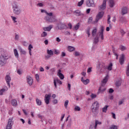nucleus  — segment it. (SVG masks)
Returning <instances> with one entry per match:
<instances>
[{
  "instance_id": "obj_22",
  "label": "nucleus",
  "mask_w": 129,
  "mask_h": 129,
  "mask_svg": "<svg viewBox=\"0 0 129 129\" xmlns=\"http://www.w3.org/2000/svg\"><path fill=\"white\" fill-rule=\"evenodd\" d=\"M32 49H33V45L29 44L28 46L29 53L30 56H32Z\"/></svg>"
},
{
  "instance_id": "obj_26",
  "label": "nucleus",
  "mask_w": 129,
  "mask_h": 129,
  "mask_svg": "<svg viewBox=\"0 0 129 129\" xmlns=\"http://www.w3.org/2000/svg\"><path fill=\"white\" fill-rule=\"evenodd\" d=\"M36 104H37V105H38L39 106H41V105L42 104V101L38 98L36 99Z\"/></svg>"
},
{
  "instance_id": "obj_58",
  "label": "nucleus",
  "mask_w": 129,
  "mask_h": 129,
  "mask_svg": "<svg viewBox=\"0 0 129 129\" xmlns=\"http://www.w3.org/2000/svg\"><path fill=\"white\" fill-rule=\"evenodd\" d=\"M114 90H113L112 89L110 88L109 90V93H113Z\"/></svg>"
},
{
  "instance_id": "obj_4",
  "label": "nucleus",
  "mask_w": 129,
  "mask_h": 129,
  "mask_svg": "<svg viewBox=\"0 0 129 129\" xmlns=\"http://www.w3.org/2000/svg\"><path fill=\"white\" fill-rule=\"evenodd\" d=\"M44 20L49 22V23H54V22H56V17L54 16H51L50 17L46 16L44 18Z\"/></svg>"
},
{
  "instance_id": "obj_27",
  "label": "nucleus",
  "mask_w": 129,
  "mask_h": 129,
  "mask_svg": "<svg viewBox=\"0 0 129 129\" xmlns=\"http://www.w3.org/2000/svg\"><path fill=\"white\" fill-rule=\"evenodd\" d=\"M47 53L48 55H49L50 56L54 55V52H53L52 50L47 49Z\"/></svg>"
},
{
  "instance_id": "obj_63",
  "label": "nucleus",
  "mask_w": 129,
  "mask_h": 129,
  "mask_svg": "<svg viewBox=\"0 0 129 129\" xmlns=\"http://www.w3.org/2000/svg\"><path fill=\"white\" fill-rule=\"evenodd\" d=\"M68 27H69V29L71 30V29H72V24H71V23H69Z\"/></svg>"
},
{
  "instance_id": "obj_28",
  "label": "nucleus",
  "mask_w": 129,
  "mask_h": 129,
  "mask_svg": "<svg viewBox=\"0 0 129 129\" xmlns=\"http://www.w3.org/2000/svg\"><path fill=\"white\" fill-rule=\"evenodd\" d=\"M71 124H72V120L70 119L68 122V124H67V127H71Z\"/></svg>"
},
{
  "instance_id": "obj_17",
  "label": "nucleus",
  "mask_w": 129,
  "mask_h": 129,
  "mask_svg": "<svg viewBox=\"0 0 129 129\" xmlns=\"http://www.w3.org/2000/svg\"><path fill=\"white\" fill-rule=\"evenodd\" d=\"M81 81H82V82H83V83H84V84H85V85H87V84L89 83V80L88 79L86 80H84L83 77L81 78Z\"/></svg>"
},
{
  "instance_id": "obj_11",
  "label": "nucleus",
  "mask_w": 129,
  "mask_h": 129,
  "mask_svg": "<svg viewBox=\"0 0 129 129\" xmlns=\"http://www.w3.org/2000/svg\"><path fill=\"white\" fill-rule=\"evenodd\" d=\"M126 14H127V8L122 7L121 10V15L124 16V15H126Z\"/></svg>"
},
{
  "instance_id": "obj_59",
  "label": "nucleus",
  "mask_w": 129,
  "mask_h": 129,
  "mask_svg": "<svg viewBox=\"0 0 129 129\" xmlns=\"http://www.w3.org/2000/svg\"><path fill=\"white\" fill-rule=\"evenodd\" d=\"M111 114L112 115L113 118H114V119H116V117H115V114L113 112H112Z\"/></svg>"
},
{
  "instance_id": "obj_62",
  "label": "nucleus",
  "mask_w": 129,
  "mask_h": 129,
  "mask_svg": "<svg viewBox=\"0 0 129 129\" xmlns=\"http://www.w3.org/2000/svg\"><path fill=\"white\" fill-rule=\"evenodd\" d=\"M45 45H48L49 44V41L48 40H45L44 42Z\"/></svg>"
},
{
  "instance_id": "obj_9",
  "label": "nucleus",
  "mask_w": 129,
  "mask_h": 129,
  "mask_svg": "<svg viewBox=\"0 0 129 129\" xmlns=\"http://www.w3.org/2000/svg\"><path fill=\"white\" fill-rule=\"evenodd\" d=\"M104 31V27L103 26H101L100 32H99V36L100 37L101 40H104V37L103 36V32Z\"/></svg>"
},
{
  "instance_id": "obj_2",
  "label": "nucleus",
  "mask_w": 129,
  "mask_h": 129,
  "mask_svg": "<svg viewBox=\"0 0 129 129\" xmlns=\"http://www.w3.org/2000/svg\"><path fill=\"white\" fill-rule=\"evenodd\" d=\"M12 9L14 15L16 16H19V15H21V13H22V8L19 5L15 4L13 5Z\"/></svg>"
},
{
  "instance_id": "obj_34",
  "label": "nucleus",
  "mask_w": 129,
  "mask_h": 129,
  "mask_svg": "<svg viewBox=\"0 0 129 129\" xmlns=\"http://www.w3.org/2000/svg\"><path fill=\"white\" fill-rule=\"evenodd\" d=\"M79 27H80V23H78L74 27L75 30H78V29H79Z\"/></svg>"
},
{
  "instance_id": "obj_6",
  "label": "nucleus",
  "mask_w": 129,
  "mask_h": 129,
  "mask_svg": "<svg viewBox=\"0 0 129 129\" xmlns=\"http://www.w3.org/2000/svg\"><path fill=\"white\" fill-rule=\"evenodd\" d=\"M51 99V94H45L44 98V101L46 104H49L50 100Z\"/></svg>"
},
{
  "instance_id": "obj_20",
  "label": "nucleus",
  "mask_w": 129,
  "mask_h": 129,
  "mask_svg": "<svg viewBox=\"0 0 129 129\" xmlns=\"http://www.w3.org/2000/svg\"><path fill=\"white\" fill-rule=\"evenodd\" d=\"M109 6L110 8L114 7V1L113 0H109Z\"/></svg>"
},
{
  "instance_id": "obj_48",
  "label": "nucleus",
  "mask_w": 129,
  "mask_h": 129,
  "mask_svg": "<svg viewBox=\"0 0 129 129\" xmlns=\"http://www.w3.org/2000/svg\"><path fill=\"white\" fill-rule=\"evenodd\" d=\"M92 112H93V113H95V112H96V111H97V110H98L97 109H96L95 108H92Z\"/></svg>"
},
{
  "instance_id": "obj_41",
  "label": "nucleus",
  "mask_w": 129,
  "mask_h": 129,
  "mask_svg": "<svg viewBox=\"0 0 129 129\" xmlns=\"http://www.w3.org/2000/svg\"><path fill=\"white\" fill-rule=\"evenodd\" d=\"M45 14H46V15H47L49 18L50 17H53V13L52 12L49 13L47 12H45Z\"/></svg>"
},
{
  "instance_id": "obj_55",
  "label": "nucleus",
  "mask_w": 129,
  "mask_h": 129,
  "mask_svg": "<svg viewBox=\"0 0 129 129\" xmlns=\"http://www.w3.org/2000/svg\"><path fill=\"white\" fill-rule=\"evenodd\" d=\"M37 116L38 117V118H40V119H43V117H44L42 115H41V114H38L37 115Z\"/></svg>"
},
{
  "instance_id": "obj_40",
  "label": "nucleus",
  "mask_w": 129,
  "mask_h": 129,
  "mask_svg": "<svg viewBox=\"0 0 129 129\" xmlns=\"http://www.w3.org/2000/svg\"><path fill=\"white\" fill-rule=\"evenodd\" d=\"M81 109L80 107H79L78 106H76L75 107V110L76 111H80Z\"/></svg>"
},
{
  "instance_id": "obj_56",
  "label": "nucleus",
  "mask_w": 129,
  "mask_h": 129,
  "mask_svg": "<svg viewBox=\"0 0 129 129\" xmlns=\"http://www.w3.org/2000/svg\"><path fill=\"white\" fill-rule=\"evenodd\" d=\"M108 24H110V15H108Z\"/></svg>"
},
{
  "instance_id": "obj_13",
  "label": "nucleus",
  "mask_w": 129,
  "mask_h": 129,
  "mask_svg": "<svg viewBox=\"0 0 129 129\" xmlns=\"http://www.w3.org/2000/svg\"><path fill=\"white\" fill-rule=\"evenodd\" d=\"M61 70H59L57 72V76L58 77H59L60 79L61 80H63L64 79V75L63 74L61 73Z\"/></svg>"
},
{
  "instance_id": "obj_25",
  "label": "nucleus",
  "mask_w": 129,
  "mask_h": 129,
  "mask_svg": "<svg viewBox=\"0 0 129 129\" xmlns=\"http://www.w3.org/2000/svg\"><path fill=\"white\" fill-rule=\"evenodd\" d=\"M5 91H8V88L6 87L0 90V95H3L4 92H5Z\"/></svg>"
},
{
  "instance_id": "obj_30",
  "label": "nucleus",
  "mask_w": 129,
  "mask_h": 129,
  "mask_svg": "<svg viewBox=\"0 0 129 129\" xmlns=\"http://www.w3.org/2000/svg\"><path fill=\"white\" fill-rule=\"evenodd\" d=\"M97 32V29H96V28L93 30V31H92V35L93 37H95V35H96Z\"/></svg>"
},
{
  "instance_id": "obj_19",
  "label": "nucleus",
  "mask_w": 129,
  "mask_h": 129,
  "mask_svg": "<svg viewBox=\"0 0 129 129\" xmlns=\"http://www.w3.org/2000/svg\"><path fill=\"white\" fill-rule=\"evenodd\" d=\"M106 88L104 86H100L99 88V92H98V94L99 93V92H104V91L106 90Z\"/></svg>"
},
{
  "instance_id": "obj_54",
  "label": "nucleus",
  "mask_w": 129,
  "mask_h": 129,
  "mask_svg": "<svg viewBox=\"0 0 129 129\" xmlns=\"http://www.w3.org/2000/svg\"><path fill=\"white\" fill-rule=\"evenodd\" d=\"M35 78H36L37 81H39V79H40V78H39V75L36 74V75H35Z\"/></svg>"
},
{
  "instance_id": "obj_16",
  "label": "nucleus",
  "mask_w": 129,
  "mask_h": 129,
  "mask_svg": "<svg viewBox=\"0 0 129 129\" xmlns=\"http://www.w3.org/2000/svg\"><path fill=\"white\" fill-rule=\"evenodd\" d=\"M56 82H57L59 84H62V82L60 80H59L58 79H57L56 80L54 79L53 81V83H54V85L55 88H57V84Z\"/></svg>"
},
{
  "instance_id": "obj_43",
  "label": "nucleus",
  "mask_w": 129,
  "mask_h": 129,
  "mask_svg": "<svg viewBox=\"0 0 129 129\" xmlns=\"http://www.w3.org/2000/svg\"><path fill=\"white\" fill-rule=\"evenodd\" d=\"M124 100L123 99H122L121 100H119L118 101V105H121L124 102Z\"/></svg>"
},
{
  "instance_id": "obj_49",
  "label": "nucleus",
  "mask_w": 129,
  "mask_h": 129,
  "mask_svg": "<svg viewBox=\"0 0 129 129\" xmlns=\"http://www.w3.org/2000/svg\"><path fill=\"white\" fill-rule=\"evenodd\" d=\"M120 48L121 49V51H124V50L126 49V48H125V47L123 45H121L120 46Z\"/></svg>"
},
{
  "instance_id": "obj_24",
  "label": "nucleus",
  "mask_w": 129,
  "mask_h": 129,
  "mask_svg": "<svg viewBox=\"0 0 129 129\" xmlns=\"http://www.w3.org/2000/svg\"><path fill=\"white\" fill-rule=\"evenodd\" d=\"M14 53L16 58L18 59L19 58V52H18V50H17V49H14Z\"/></svg>"
},
{
  "instance_id": "obj_47",
  "label": "nucleus",
  "mask_w": 129,
  "mask_h": 129,
  "mask_svg": "<svg viewBox=\"0 0 129 129\" xmlns=\"http://www.w3.org/2000/svg\"><path fill=\"white\" fill-rule=\"evenodd\" d=\"M109 129H117V126H116L115 125H111Z\"/></svg>"
},
{
  "instance_id": "obj_18",
  "label": "nucleus",
  "mask_w": 129,
  "mask_h": 129,
  "mask_svg": "<svg viewBox=\"0 0 129 129\" xmlns=\"http://www.w3.org/2000/svg\"><path fill=\"white\" fill-rule=\"evenodd\" d=\"M53 28V25H49L47 27L43 28V31H47L48 32H50L51 29Z\"/></svg>"
},
{
  "instance_id": "obj_42",
  "label": "nucleus",
  "mask_w": 129,
  "mask_h": 129,
  "mask_svg": "<svg viewBox=\"0 0 129 129\" xmlns=\"http://www.w3.org/2000/svg\"><path fill=\"white\" fill-rule=\"evenodd\" d=\"M69 103V101L68 100H66L64 104V106L66 107V108H67V106L68 105Z\"/></svg>"
},
{
  "instance_id": "obj_32",
  "label": "nucleus",
  "mask_w": 129,
  "mask_h": 129,
  "mask_svg": "<svg viewBox=\"0 0 129 129\" xmlns=\"http://www.w3.org/2000/svg\"><path fill=\"white\" fill-rule=\"evenodd\" d=\"M68 49L69 52H73V51L75 50V48H74L73 46H69Z\"/></svg>"
},
{
  "instance_id": "obj_37",
  "label": "nucleus",
  "mask_w": 129,
  "mask_h": 129,
  "mask_svg": "<svg viewBox=\"0 0 129 129\" xmlns=\"http://www.w3.org/2000/svg\"><path fill=\"white\" fill-rule=\"evenodd\" d=\"M20 53L23 55H26V54H27V52L22 48H20Z\"/></svg>"
},
{
  "instance_id": "obj_31",
  "label": "nucleus",
  "mask_w": 129,
  "mask_h": 129,
  "mask_svg": "<svg viewBox=\"0 0 129 129\" xmlns=\"http://www.w3.org/2000/svg\"><path fill=\"white\" fill-rule=\"evenodd\" d=\"M107 69L108 70H109V71H111L112 69V63L110 62L109 64V66H108Z\"/></svg>"
},
{
  "instance_id": "obj_44",
  "label": "nucleus",
  "mask_w": 129,
  "mask_h": 129,
  "mask_svg": "<svg viewBox=\"0 0 129 129\" xmlns=\"http://www.w3.org/2000/svg\"><path fill=\"white\" fill-rule=\"evenodd\" d=\"M11 18L14 22V23H17V18L16 17H14V16H11Z\"/></svg>"
},
{
  "instance_id": "obj_38",
  "label": "nucleus",
  "mask_w": 129,
  "mask_h": 129,
  "mask_svg": "<svg viewBox=\"0 0 129 129\" xmlns=\"http://www.w3.org/2000/svg\"><path fill=\"white\" fill-rule=\"evenodd\" d=\"M120 85H121V82L118 81L116 82V86H117V87H119Z\"/></svg>"
},
{
  "instance_id": "obj_35",
  "label": "nucleus",
  "mask_w": 129,
  "mask_h": 129,
  "mask_svg": "<svg viewBox=\"0 0 129 129\" xmlns=\"http://www.w3.org/2000/svg\"><path fill=\"white\" fill-rule=\"evenodd\" d=\"M107 80H108V76H106L104 79L103 80L102 82H103V83H106V82H107Z\"/></svg>"
},
{
  "instance_id": "obj_7",
  "label": "nucleus",
  "mask_w": 129,
  "mask_h": 129,
  "mask_svg": "<svg viewBox=\"0 0 129 129\" xmlns=\"http://www.w3.org/2000/svg\"><path fill=\"white\" fill-rule=\"evenodd\" d=\"M104 14V13L103 12H99V13L97 15L96 18V23H97V22H98V21H99V20H100V19H102V17H103Z\"/></svg>"
},
{
  "instance_id": "obj_14",
  "label": "nucleus",
  "mask_w": 129,
  "mask_h": 129,
  "mask_svg": "<svg viewBox=\"0 0 129 129\" xmlns=\"http://www.w3.org/2000/svg\"><path fill=\"white\" fill-rule=\"evenodd\" d=\"M119 62L121 65H122L124 63V55L121 54L119 59Z\"/></svg>"
},
{
  "instance_id": "obj_8",
  "label": "nucleus",
  "mask_w": 129,
  "mask_h": 129,
  "mask_svg": "<svg viewBox=\"0 0 129 129\" xmlns=\"http://www.w3.org/2000/svg\"><path fill=\"white\" fill-rule=\"evenodd\" d=\"M107 0H103L102 4L99 7V10L100 11H104L105 9H106V1Z\"/></svg>"
},
{
  "instance_id": "obj_51",
  "label": "nucleus",
  "mask_w": 129,
  "mask_h": 129,
  "mask_svg": "<svg viewBox=\"0 0 129 129\" xmlns=\"http://www.w3.org/2000/svg\"><path fill=\"white\" fill-rule=\"evenodd\" d=\"M75 56L78 57L80 55V53L78 51H76L74 53Z\"/></svg>"
},
{
  "instance_id": "obj_60",
  "label": "nucleus",
  "mask_w": 129,
  "mask_h": 129,
  "mask_svg": "<svg viewBox=\"0 0 129 129\" xmlns=\"http://www.w3.org/2000/svg\"><path fill=\"white\" fill-rule=\"evenodd\" d=\"M91 98H95L96 97V95L92 94L91 95Z\"/></svg>"
},
{
  "instance_id": "obj_45",
  "label": "nucleus",
  "mask_w": 129,
  "mask_h": 129,
  "mask_svg": "<svg viewBox=\"0 0 129 129\" xmlns=\"http://www.w3.org/2000/svg\"><path fill=\"white\" fill-rule=\"evenodd\" d=\"M101 64H100V63H99L98 65H97V69L98 70H100V71L101 72V70H102V69H101Z\"/></svg>"
},
{
  "instance_id": "obj_50",
  "label": "nucleus",
  "mask_w": 129,
  "mask_h": 129,
  "mask_svg": "<svg viewBox=\"0 0 129 129\" xmlns=\"http://www.w3.org/2000/svg\"><path fill=\"white\" fill-rule=\"evenodd\" d=\"M54 54H55V55H59L60 51L57 49H54Z\"/></svg>"
},
{
  "instance_id": "obj_23",
  "label": "nucleus",
  "mask_w": 129,
  "mask_h": 129,
  "mask_svg": "<svg viewBox=\"0 0 129 129\" xmlns=\"http://www.w3.org/2000/svg\"><path fill=\"white\" fill-rule=\"evenodd\" d=\"M11 104H12L13 106H17L18 105V102L16 99L12 100L11 101Z\"/></svg>"
},
{
  "instance_id": "obj_29",
  "label": "nucleus",
  "mask_w": 129,
  "mask_h": 129,
  "mask_svg": "<svg viewBox=\"0 0 129 129\" xmlns=\"http://www.w3.org/2000/svg\"><path fill=\"white\" fill-rule=\"evenodd\" d=\"M108 105H105L103 108H102V112H106L107 111V108H108Z\"/></svg>"
},
{
  "instance_id": "obj_39",
  "label": "nucleus",
  "mask_w": 129,
  "mask_h": 129,
  "mask_svg": "<svg viewBox=\"0 0 129 129\" xmlns=\"http://www.w3.org/2000/svg\"><path fill=\"white\" fill-rule=\"evenodd\" d=\"M47 35V32L43 31V33L41 34V37H46Z\"/></svg>"
},
{
  "instance_id": "obj_5",
  "label": "nucleus",
  "mask_w": 129,
  "mask_h": 129,
  "mask_svg": "<svg viewBox=\"0 0 129 129\" xmlns=\"http://www.w3.org/2000/svg\"><path fill=\"white\" fill-rule=\"evenodd\" d=\"M86 4L87 7H95L94 0H87Z\"/></svg>"
},
{
  "instance_id": "obj_10",
  "label": "nucleus",
  "mask_w": 129,
  "mask_h": 129,
  "mask_svg": "<svg viewBox=\"0 0 129 129\" xmlns=\"http://www.w3.org/2000/svg\"><path fill=\"white\" fill-rule=\"evenodd\" d=\"M5 80L9 87H11V85H10V82H11V80H12L11 76H10V75H7L5 77Z\"/></svg>"
},
{
  "instance_id": "obj_52",
  "label": "nucleus",
  "mask_w": 129,
  "mask_h": 129,
  "mask_svg": "<svg viewBox=\"0 0 129 129\" xmlns=\"http://www.w3.org/2000/svg\"><path fill=\"white\" fill-rule=\"evenodd\" d=\"M53 104H57L58 103V100L57 99H54L52 100Z\"/></svg>"
},
{
  "instance_id": "obj_12",
  "label": "nucleus",
  "mask_w": 129,
  "mask_h": 129,
  "mask_svg": "<svg viewBox=\"0 0 129 129\" xmlns=\"http://www.w3.org/2000/svg\"><path fill=\"white\" fill-rule=\"evenodd\" d=\"M27 80L29 85H32L33 84V78L30 76H27Z\"/></svg>"
},
{
  "instance_id": "obj_46",
  "label": "nucleus",
  "mask_w": 129,
  "mask_h": 129,
  "mask_svg": "<svg viewBox=\"0 0 129 129\" xmlns=\"http://www.w3.org/2000/svg\"><path fill=\"white\" fill-rule=\"evenodd\" d=\"M86 34H87L88 37H90V28H87Z\"/></svg>"
},
{
  "instance_id": "obj_64",
  "label": "nucleus",
  "mask_w": 129,
  "mask_h": 129,
  "mask_svg": "<svg viewBox=\"0 0 129 129\" xmlns=\"http://www.w3.org/2000/svg\"><path fill=\"white\" fill-rule=\"evenodd\" d=\"M66 56V53L64 52H61V57H65Z\"/></svg>"
},
{
  "instance_id": "obj_15",
  "label": "nucleus",
  "mask_w": 129,
  "mask_h": 129,
  "mask_svg": "<svg viewBox=\"0 0 129 129\" xmlns=\"http://www.w3.org/2000/svg\"><path fill=\"white\" fill-rule=\"evenodd\" d=\"M92 106L93 107V108L98 110L99 109V103L97 101L94 102L92 104Z\"/></svg>"
},
{
  "instance_id": "obj_21",
  "label": "nucleus",
  "mask_w": 129,
  "mask_h": 129,
  "mask_svg": "<svg viewBox=\"0 0 129 129\" xmlns=\"http://www.w3.org/2000/svg\"><path fill=\"white\" fill-rule=\"evenodd\" d=\"M75 14L77 17H79V16H83V14L81 13L79 10H76L75 11Z\"/></svg>"
},
{
  "instance_id": "obj_33",
  "label": "nucleus",
  "mask_w": 129,
  "mask_h": 129,
  "mask_svg": "<svg viewBox=\"0 0 129 129\" xmlns=\"http://www.w3.org/2000/svg\"><path fill=\"white\" fill-rule=\"evenodd\" d=\"M99 42V38L98 37L96 36L94 38V43H95V44H97V43H98Z\"/></svg>"
},
{
  "instance_id": "obj_57",
  "label": "nucleus",
  "mask_w": 129,
  "mask_h": 129,
  "mask_svg": "<svg viewBox=\"0 0 129 129\" xmlns=\"http://www.w3.org/2000/svg\"><path fill=\"white\" fill-rule=\"evenodd\" d=\"M50 57H51V56L49 54L45 55V59H46L47 60V59H49V58H50Z\"/></svg>"
},
{
  "instance_id": "obj_61",
  "label": "nucleus",
  "mask_w": 129,
  "mask_h": 129,
  "mask_svg": "<svg viewBox=\"0 0 129 129\" xmlns=\"http://www.w3.org/2000/svg\"><path fill=\"white\" fill-rule=\"evenodd\" d=\"M17 73L19 74V75H21V74H22V71H21L20 69H18L17 70Z\"/></svg>"
},
{
  "instance_id": "obj_1",
  "label": "nucleus",
  "mask_w": 129,
  "mask_h": 129,
  "mask_svg": "<svg viewBox=\"0 0 129 129\" xmlns=\"http://www.w3.org/2000/svg\"><path fill=\"white\" fill-rule=\"evenodd\" d=\"M0 66L1 67H3V66L7 64V61L9 59L10 55H9L8 52L4 48L0 49Z\"/></svg>"
},
{
  "instance_id": "obj_36",
  "label": "nucleus",
  "mask_w": 129,
  "mask_h": 129,
  "mask_svg": "<svg viewBox=\"0 0 129 129\" xmlns=\"http://www.w3.org/2000/svg\"><path fill=\"white\" fill-rule=\"evenodd\" d=\"M84 2V0H81L80 2H79L78 4V7H81L82 5H83V3Z\"/></svg>"
},
{
  "instance_id": "obj_3",
  "label": "nucleus",
  "mask_w": 129,
  "mask_h": 129,
  "mask_svg": "<svg viewBox=\"0 0 129 129\" xmlns=\"http://www.w3.org/2000/svg\"><path fill=\"white\" fill-rule=\"evenodd\" d=\"M56 25H57V30H61L67 29L68 28V27H67V26H66V25H65V24H64L63 23L59 22L57 23Z\"/></svg>"
},
{
  "instance_id": "obj_53",
  "label": "nucleus",
  "mask_w": 129,
  "mask_h": 129,
  "mask_svg": "<svg viewBox=\"0 0 129 129\" xmlns=\"http://www.w3.org/2000/svg\"><path fill=\"white\" fill-rule=\"evenodd\" d=\"M70 32H69L68 31L64 32V35H66V36H70Z\"/></svg>"
}]
</instances>
